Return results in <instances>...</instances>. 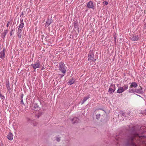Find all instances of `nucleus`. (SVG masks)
I'll use <instances>...</instances> for the list:
<instances>
[{
	"label": "nucleus",
	"mask_w": 146,
	"mask_h": 146,
	"mask_svg": "<svg viewBox=\"0 0 146 146\" xmlns=\"http://www.w3.org/2000/svg\"><path fill=\"white\" fill-rule=\"evenodd\" d=\"M100 114H98L96 115V117L98 119V118H100Z\"/></svg>",
	"instance_id": "obj_26"
},
{
	"label": "nucleus",
	"mask_w": 146,
	"mask_h": 146,
	"mask_svg": "<svg viewBox=\"0 0 146 146\" xmlns=\"http://www.w3.org/2000/svg\"><path fill=\"white\" fill-rule=\"evenodd\" d=\"M8 31L7 30H5L1 34V36L3 38H4L7 33Z\"/></svg>",
	"instance_id": "obj_13"
},
{
	"label": "nucleus",
	"mask_w": 146,
	"mask_h": 146,
	"mask_svg": "<svg viewBox=\"0 0 146 146\" xmlns=\"http://www.w3.org/2000/svg\"><path fill=\"white\" fill-rule=\"evenodd\" d=\"M88 60H91L92 61H94L96 60L94 58V54L93 53H89L88 56Z\"/></svg>",
	"instance_id": "obj_3"
},
{
	"label": "nucleus",
	"mask_w": 146,
	"mask_h": 146,
	"mask_svg": "<svg viewBox=\"0 0 146 146\" xmlns=\"http://www.w3.org/2000/svg\"><path fill=\"white\" fill-rule=\"evenodd\" d=\"M87 7L89 8L94 9L93 3L91 1H90L87 4Z\"/></svg>",
	"instance_id": "obj_4"
},
{
	"label": "nucleus",
	"mask_w": 146,
	"mask_h": 146,
	"mask_svg": "<svg viewBox=\"0 0 146 146\" xmlns=\"http://www.w3.org/2000/svg\"><path fill=\"white\" fill-rule=\"evenodd\" d=\"M75 24H76V23H75L74 24V25H75Z\"/></svg>",
	"instance_id": "obj_34"
},
{
	"label": "nucleus",
	"mask_w": 146,
	"mask_h": 146,
	"mask_svg": "<svg viewBox=\"0 0 146 146\" xmlns=\"http://www.w3.org/2000/svg\"><path fill=\"white\" fill-rule=\"evenodd\" d=\"M40 63L38 62H37L36 63L34 64H32L31 65L33 66V68L35 70L36 68H39L40 66Z\"/></svg>",
	"instance_id": "obj_7"
},
{
	"label": "nucleus",
	"mask_w": 146,
	"mask_h": 146,
	"mask_svg": "<svg viewBox=\"0 0 146 146\" xmlns=\"http://www.w3.org/2000/svg\"><path fill=\"white\" fill-rule=\"evenodd\" d=\"M9 23H10V22L9 21L8 22V23L7 25V27H9Z\"/></svg>",
	"instance_id": "obj_28"
},
{
	"label": "nucleus",
	"mask_w": 146,
	"mask_h": 146,
	"mask_svg": "<svg viewBox=\"0 0 146 146\" xmlns=\"http://www.w3.org/2000/svg\"><path fill=\"white\" fill-rule=\"evenodd\" d=\"M0 58L2 59H4L5 57V50L4 49L2 51H1L0 53Z\"/></svg>",
	"instance_id": "obj_10"
},
{
	"label": "nucleus",
	"mask_w": 146,
	"mask_h": 146,
	"mask_svg": "<svg viewBox=\"0 0 146 146\" xmlns=\"http://www.w3.org/2000/svg\"><path fill=\"white\" fill-rule=\"evenodd\" d=\"M144 29H146V31H145V32H146V23L144 24Z\"/></svg>",
	"instance_id": "obj_29"
},
{
	"label": "nucleus",
	"mask_w": 146,
	"mask_h": 146,
	"mask_svg": "<svg viewBox=\"0 0 146 146\" xmlns=\"http://www.w3.org/2000/svg\"><path fill=\"white\" fill-rule=\"evenodd\" d=\"M103 3L105 5H107L108 4V2L106 1H105L103 2Z\"/></svg>",
	"instance_id": "obj_24"
},
{
	"label": "nucleus",
	"mask_w": 146,
	"mask_h": 146,
	"mask_svg": "<svg viewBox=\"0 0 146 146\" xmlns=\"http://www.w3.org/2000/svg\"><path fill=\"white\" fill-rule=\"evenodd\" d=\"M89 98L90 96H89L84 97L82 100L81 104H83Z\"/></svg>",
	"instance_id": "obj_17"
},
{
	"label": "nucleus",
	"mask_w": 146,
	"mask_h": 146,
	"mask_svg": "<svg viewBox=\"0 0 146 146\" xmlns=\"http://www.w3.org/2000/svg\"><path fill=\"white\" fill-rule=\"evenodd\" d=\"M23 95H22V96H21V98L22 99H23Z\"/></svg>",
	"instance_id": "obj_33"
},
{
	"label": "nucleus",
	"mask_w": 146,
	"mask_h": 146,
	"mask_svg": "<svg viewBox=\"0 0 146 146\" xmlns=\"http://www.w3.org/2000/svg\"><path fill=\"white\" fill-rule=\"evenodd\" d=\"M135 92L137 93H141V90H139L138 89H136L135 90Z\"/></svg>",
	"instance_id": "obj_22"
},
{
	"label": "nucleus",
	"mask_w": 146,
	"mask_h": 146,
	"mask_svg": "<svg viewBox=\"0 0 146 146\" xmlns=\"http://www.w3.org/2000/svg\"><path fill=\"white\" fill-rule=\"evenodd\" d=\"M59 70L63 74H64L62 76H64L66 72V68L65 67V65L63 63H60L59 66Z\"/></svg>",
	"instance_id": "obj_1"
},
{
	"label": "nucleus",
	"mask_w": 146,
	"mask_h": 146,
	"mask_svg": "<svg viewBox=\"0 0 146 146\" xmlns=\"http://www.w3.org/2000/svg\"><path fill=\"white\" fill-rule=\"evenodd\" d=\"M114 38L115 39V41L116 40V37L114 35Z\"/></svg>",
	"instance_id": "obj_31"
},
{
	"label": "nucleus",
	"mask_w": 146,
	"mask_h": 146,
	"mask_svg": "<svg viewBox=\"0 0 146 146\" xmlns=\"http://www.w3.org/2000/svg\"><path fill=\"white\" fill-rule=\"evenodd\" d=\"M123 92V88L121 87H120L117 91V92L118 93H121Z\"/></svg>",
	"instance_id": "obj_15"
},
{
	"label": "nucleus",
	"mask_w": 146,
	"mask_h": 146,
	"mask_svg": "<svg viewBox=\"0 0 146 146\" xmlns=\"http://www.w3.org/2000/svg\"><path fill=\"white\" fill-rule=\"evenodd\" d=\"M4 98V96H2L1 94H0V99H3Z\"/></svg>",
	"instance_id": "obj_25"
},
{
	"label": "nucleus",
	"mask_w": 146,
	"mask_h": 146,
	"mask_svg": "<svg viewBox=\"0 0 146 146\" xmlns=\"http://www.w3.org/2000/svg\"><path fill=\"white\" fill-rule=\"evenodd\" d=\"M141 88L140 87V88L138 89L139 90H141Z\"/></svg>",
	"instance_id": "obj_32"
},
{
	"label": "nucleus",
	"mask_w": 146,
	"mask_h": 146,
	"mask_svg": "<svg viewBox=\"0 0 146 146\" xmlns=\"http://www.w3.org/2000/svg\"><path fill=\"white\" fill-rule=\"evenodd\" d=\"M7 138L10 140H12L13 138L12 134L11 133H9L7 135Z\"/></svg>",
	"instance_id": "obj_8"
},
{
	"label": "nucleus",
	"mask_w": 146,
	"mask_h": 146,
	"mask_svg": "<svg viewBox=\"0 0 146 146\" xmlns=\"http://www.w3.org/2000/svg\"><path fill=\"white\" fill-rule=\"evenodd\" d=\"M131 40L133 41H136L139 40V37L138 35H133L131 37Z\"/></svg>",
	"instance_id": "obj_6"
},
{
	"label": "nucleus",
	"mask_w": 146,
	"mask_h": 146,
	"mask_svg": "<svg viewBox=\"0 0 146 146\" xmlns=\"http://www.w3.org/2000/svg\"><path fill=\"white\" fill-rule=\"evenodd\" d=\"M51 20L49 19H48L46 22L45 26L46 27H48L51 24Z\"/></svg>",
	"instance_id": "obj_14"
},
{
	"label": "nucleus",
	"mask_w": 146,
	"mask_h": 146,
	"mask_svg": "<svg viewBox=\"0 0 146 146\" xmlns=\"http://www.w3.org/2000/svg\"><path fill=\"white\" fill-rule=\"evenodd\" d=\"M115 90V86L114 85H111L110 86L108 90V92L110 93V94L112 93H113Z\"/></svg>",
	"instance_id": "obj_2"
},
{
	"label": "nucleus",
	"mask_w": 146,
	"mask_h": 146,
	"mask_svg": "<svg viewBox=\"0 0 146 146\" xmlns=\"http://www.w3.org/2000/svg\"><path fill=\"white\" fill-rule=\"evenodd\" d=\"M14 30L13 29H11L10 32V36H11L13 34V31Z\"/></svg>",
	"instance_id": "obj_23"
},
{
	"label": "nucleus",
	"mask_w": 146,
	"mask_h": 146,
	"mask_svg": "<svg viewBox=\"0 0 146 146\" xmlns=\"http://www.w3.org/2000/svg\"><path fill=\"white\" fill-rule=\"evenodd\" d=\"M21 30L20 29H18L17 35L19 38H20L21 36Z\"/></svg>",
	"instance_id": "obj_18"
},
{
	"label": "nucleus",
	"mask_w": 146,
	"mask_h": 146,
	"mask_svg": "<svg viewBox=\"0 0 146 146\" xmlns=\"http://www.w3.org/2000/svg\"><path fill=\"white\" fill-rule=\"evenodd\" d=\"M124 91L127 89L128 88V86L127 85H125L123 86L122 87Z\"/></svg>",
	"instance_id": "obj_20"
},
{
	"label": "nucleus",
	"mask_w": 146,
	"mask_h": 146,
	"mask_svg": "<svg viewBox=\"0 0 146 146\" xmlns=\"http://www.w3.org/2000/svg\"><path fill=\"white\" fill-rule=\"evenodd\" d=\"M129 92L131 93L135 92V90L130 88L129 90Z\"/></svg>",
	"instance_id": "obj_21"
},
{
	"label": "nucleus",
	"mask_w": 146,
	"mask_h": 146,
	"mask_svg": "<svg viewBox=\"0 0 146 146\" xmlns=\"http://www.w3.org/2000/svg\"><path fill=\"white\" fill-rule=\"evenodd\" d=\"M24 25V23H23V20H22L21 22V24L19 26V28L18 29H20L22 30L23 27Z\"/></svg>",
	"instance_id": "obj_16"
},
{
	"label": "nucleus",
	"mask_w": 146,
	"mask_h": 146,
	"mask_svg": "<svg viewBox=\"0 0 146 146\" xmlns=\"http://www.w3.org/2000/svg\"><path fill=\"white\" fill-rule=\"evenodd\" d=\"M21 104H24V102H23V99H21Z\"/></svg>",
	"instance_id": "obj_27"
},
{
	"label": "nucleus",
	"mask_w": 146,
	"mask_h": 146,
	"mask_svg": "<svg viewBox=\"0 0 146 146\" xmlns=\"http://www.w3.org/2000/svg\"><path fill=\"white\" fill-rule=\"evenodd\" d=\"M74 82V80L72 79L70 80L68 82V84L69 85H70L73 84Z\"/></svg>",
	"instance_id": "obj_19"
},
{
	"label": "nucleus",
	"mask_w": 146,
	"mask_h": 146,
	"mask_svg": "<svg viewBox=\"0 0 146 146\" xmlns=\"http://www.w3.org/2000/svg\"><path fill=\"white\" fill-rule=\"evenodd\" d=\"M79 119L77 117L74 118L73 119H72V122L73 123H78L79 121Z\"/></svg>",
	"instance_id": "obj_11"
},
{
	"label": "nucleus",
	"mask_w": 146,
	"mask_h": 146,
	"mask_svg": "<svg viewBox=\"0 0 146 146\" xmlns=\"http://www.w3.org/2000/svg\"><path fill=\"white\" fill-rule=\"evenodd\" d=\"M135 136L136 137V139H138V138H139V141H140L142 142L143 143H145L143 141L145 139H146V138H145L144 137H143V136L139 137V136L138 135V134L136 135Z\"/></svg>",
	"instance_id": "obj_5"
},
{
	"label": "nucleus",
	"mask_w": 146,
	"mask_h": 146,
	"mask_svg": "<svg viewBox=\"0 0 146 146\" xmlns=\"http://www.w3.org/2000/svg\"><path fill=\"white\" fill-rule=\"evenodd\" d=\"M56 139L57 141L58 142L60 140V138H57Z\"/></svg>",
	"instance_id": "obj_30"
},
{
	"label": "nucleus",
	"mask_w": 146,
	"mask_h": 146,
	"mask_svg": "<svg viewBox=\"0 0 146 146\" xmlns=\"http://www.w3.org/2000/svg\"><path fill=\"white\" fill-rule=\"evenodd\" d=\"M6 84L7 89L9 92H10L11 91V89L9 86V82H6Z\"/></svg>",
	"instance_id": "obj_12"
},
{
	"label": "nucleus",
	"mask_w": 146,
	"mask_h": 146,
	"mask_svg": "<svg viewBox=\"0 0 146 146\" xmlns=\"http://www.w3.org/2000/svg\"><path fill=\"white\" fill-rule=\"evenodd\" d=\"M138 86V85L135 82H132L130 86V88H136L137 86Z\"/></svg>",
	"instance_id": "obj_9"
}]
</instances>
